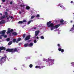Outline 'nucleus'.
I'll return each mask as SVG.
<instances>
[{
    "instance_id": "1",
    "label": "nucleus",
    "mask_w": 74,
    "mask_h": 74,
    "mask_svg": "<svg viewBox=\"0 0 74 74\" xmlns=\"http://www.w3.org/2000/svg\"><path fill=\"white\" fill-rule=\"evenodd\" d=\"M6 51H8V52H12V53H14L16 51H18L17 50V48H15L14 49H7L6 50Z\"/></svg>"
},
{
    "instance_id": "2",
    "label": "nucleus",
    "mask_w": 74,
    "mask_h": 74,
    "mask_svg": "<svg viewBox=\"0 0 74 74\" xmlns=\"http://www.w3.org/2000/svg\"><path fill=\"white\" fill-rule=\"evenodd\" d=\"M46 62H51V63H49V64H53V63L52 62H54V60H52L48 58V59H46Z\"/></svg>"
},
{
    "instance_id": "3",
    "label": "nucleus",
    "mask_w": 74,
    "mask_h": 74,
    "mask_svg": "<svg viewBox=\"0 0 74 74\" xmlns=\"http://www.w3.org/2000/svg\"><path fill=\"white\" fill-rule=\"evenodd\" d=\"M4 55L5 57H2L0 59V62H3V60H4V59H6V58H7V56H5V54H4Z\"/></svg>"
},
{
    "instance_id": "4",
    "label": "nucleus",
    "mask_w": 74,
    "mask_h": 74,
    "mask_svg": "<svg viewBox=\"0 0 74 74\" xmlns=\"http://www.w3.org/2000/svg\"><path fill=\"white\" fill-rule=\"evenodd\" d=\"M11 29L10 28H9L8 29V31L7 32V34H8L9 33H12V32H14V30H13V29H12L10 30Z\"/></svg>"
},
{
    "instance_id": "5",
    "label": "nucleus",
    "mask_w": 74,
    "mask_h": 74,
    "mask_svg": "<svg viewBox=\"0 0 74 74\" xmlns=\"http://www.w3.org/2000/svg\"><path fill=\"white\" fill-rule=\"evenodd\" d=\"M6 32V30H3L0 32V34H1V36H4V35L5 34Z\"/></svg>"
},
{
    "instance_id": "6",
    "label": "nucleus",
    "mask_w": 74,
    "mask_h": 74,
    "mask_svg": "<svg viewBox=\"0 0 74 74\" xmlns=\"http://www.w3.org/2000/svg\"><path fill=\"white\" fill-rule=\"evenodd\" d=\"M55 24L53 23H51V24L48 26V27H54Z\"/></svg>"
},
{
    "instance_id": "7",
    "label": "nucleus",
    "mask_w": 74,
    "mask_h": 74,
    "mask_svg": "<svg viewBox=\"0 0 74 74\" xmlns=\"http://www.w3.org/2000/svg\"><path fill=\"white\" fill-rule=\"evenodd\" d=\"M30 38V36L28 35L25 37V41H27V40H29Z\"/></svg>"
},
{
    "instance_id": "8",
    "label": "nucleus",
    "mask_w": 74,
    "mask_h": 74,
    "mask_svg": "<svg viewBox=\"0 0 74 74\" xmlns=\"http://www.w3.org/2000/svg\"><path fill=\"white\" fill-rule=\"evenodd\" d=\"M60 22L61 24V25H64V23H63L64 22V20L63 19H61L60 20Z\"/></svg>"
},
{
    "instance_id": "9",
    "label": "nucleus",
    "mask_w": 74,
    "mask_h": 74,
    "mask_svg": "<svg viewBox=\"0 0 74 74\" xmlns=\"http://www.w3.org/2000/svg\"><path fill=\"white\" fill-rule=\"evenodd\" d=\"M39 33H40V31L39 30L36 31L35 32V36H37L38 35V34H39Z\"/></svg>"
},
{
    "instance_id": "10",
    "label": "nucleus",
    "mask_w": 74,
    "mask_h": 74,
    "mask_svg": "<svg viewBox=\"0 0 74 74\" xmlns=\"http://www.w3.org/2000/svg\"><path fill=\"white\" fill-rule=\"evenodd\" d=\"M6 49L3 46L0 47V50L1 51H2V50H5Z\"/></svg>"
},
{
    "instance_id": "11",
    "label": "nucleus",
    "mask_w": 74,
    "mask_h": 74,
    "mask_svg": "<svg viewBox=\"0 0 74 74\" xmlns=\"http://www.w3.org/2000/svg\"><path fill=\"white\" fill-rule=\"evenodd\" d=\"M58 50L59 51H61V52H64V49H62L60 48H59L58 49Z\"/></svg>"
},
{
    "instance_id": "12",
    "label": "nucleus",
    "mask_w": 74,
    "mask_h": 74,
    "mask_svg": "<svg viewBox=\"0 0 74 74\" xmlns=\"http://www.w3.org/2000/svg\"><path fill=\"white\" fill-rule=\"evenodd\" d=\"M5 23V21L4 20H1L0 22V24H4Z\"/></svg>"
},
{
    "instance_id": "13",
    "label": "nucleus",
    "mask_w": 74,
    "mask_h": 74,
    "mask_svg": "<svg viewBox=\"0 0 74 74\" xmlns=\"http://www.w3.org/2000/svg\"><path fill=\"white\" fill-rule=\"evenodd\" d=\"M60 25V24H58L57 25H56L54 27V28H56V29H57V28H58V27H59Z\"/></svg>"
},
{
    "instance_id": "14",
    "label": "nucleus",
    "mask_w": 74,
    "mask_h": 74,
    "mask_svg": "<svg viewBox=\"0 0 74 74\" xmlns=\"http://www.w3.org/2000/svg\"><path fill=\"white\" fill-rule=\"evenodd\" d=\"M12 34L14 36H16L17 35V33L16 32H14L12 33Z\"/></svg>"
},
{
    "instance_id": "15",
    "label": "nucleus",
    "mask_w": 74,
    "mask_h": 74,
    "mask_svg": "<svg viewBox=\"0 0 74 74\" xmlns=\"http://www.w3.org/2000/svg\"><path fill=\"white\" fill-rule=\"evenodd\" d=\"M51 21H50L49 22L47 23V26H49V25L51 23Z\"/></svg>"
},
{
    "instance_id": "16",
    "label": "nucleus",
    "mask_w": 74,
    "mask_h": 74,
    "mask_svg": "<svg viewBox=\"0 0 74 74\" xmlns=\"http://www.w3.org/2000/svg\"><path fill=\"white\" fill-rule=\"evenodd\" d=\"M12 44V41H11L8 43V45H11Z\"/></svg>"
},
{
    "instance_id": "17",
    "label": "nucleus",
    "mask_w": 74,
    "mask_h": 74,
    "mask_svg": "<svg viewBox=\"0 0 74 74\" xmlns=\"http://www.w3.org/2000/svg\"><path fill=\"white\" fill-rule=\"evenodd\" d=\"M33 45V43L32 42H31L29 45H28V46L29 47H32Z\"/></svg>"
},
{
    "instance_id": "18",
    "label": "nucleus",
    "mask_w": 74,
    "mask_h": 74,
    "mask_svg": "<svg viewBox=\"0 0 74 74\" xmlns=\"http://www.w3.org/2000/svg\"><path fill=\"white\" fill-rule=\"evenodd\" d=\"M58 7L60 6L61 8H63V5L61 4H59L58 5Z\"/></svg>"
},
{
    "instance_id": "19",
    "label": "nucleus",
    "mask_w": 74,
    "mask_h": 74,
    "mask_svg": "<svg viewBox=\"0 0 74 74\" xmlns=\"http://www.w3.org/2000/svg\"><path fill=\"white\" fill-rule=\"evenodd\" d=\"M36 69H41V67H40V66H35Z\"/></svg>"
},
{
    "instance_id": "20",
    "label": "nucleus",
    "mask_w": 74,
    "mask_h": 74,
    "mask_svg": "<svg viewBox=\"0 0 74 74\" xmlns=\"http://www.w3.org/2000/svg\"><path fill=\"white\" fill-rule=\"evenodd\" d=\"M24 47H27V46H29V43H27L26 44H25L24 45Z\"/></svg>"
},
{
    "instance_id": "21",
    "label": "nucleus",
    "mask_w": 74,
    "mask_h": 74,
    "mask_svg": "<svg viewBox=\"0 0 74 74\" xmlns=\"http://www.w3.org/2000/svg\"><path fill=\"white\" fill-rule=\"evenodd\" d=\"M25 5H20V7L23 8H24V7H25Z\"/></svg>"
},
{
    "instance_id": "22",
    "label": "nucleus",
    "mask_w": 74,
    "mask_h": 74,
    "mask_svg": "<svg viewBox=\"0 0 74 74\" xmlns=\"http://www.w3.org/2000/svg\"><path fill=\"white\" fill-rule=\"evenodd\" d=\"M5 15H4L2 16L1 17V19H4V18H5Z\"/></svg>"
},
{
    "instance_id": "23",
    "label": "nucleus",
    "mask_w": 74,
    "mask_h": 74,
    "mask_svg": "<svg viewBox=\"0 0 74 74\" xmlns=\"http://www.w3.org/2000/svg\"><path fill=\"white\" fill-rule=\"evenodd\" d=\"M5 15H4L2 16L1 17V19H4V18H5Z\"/></svg>"
},
{
    "instance_id": "24",
    "label": "nucleus",
    "mask_w": 74,
    "mask_h": 74,
    "mask_svg": "<svg viewBox=\"0 0 74 74\" xmlns=\"http://www.w3.org/2000/svg\"><path fill=\"white\" fill-rule=\"evenodd\" d=\"M16 39H13L12 40L13 42L14 43H15V42H16Z\"/></svg>"
},
{
    "instance_id": "25",
    "label": "nucleus",
    "mask_w": 74,
    "mask_h": 74,
    "mask_svg": "<svg viewBox=\"0 0 74 74\" xmlns=\"http://www.w3.org/2000/svg\"><path fill=\"white\" fill-rule=\"evenodd\" d=\"M18 23L19 24H22V23H23V21H19L18 22Z\"/></svg>"
},
{
    "instance_id": "26",
    "label": "nucleus",
    "mask_w": 74,
    "mask_h": 74,
    "mask_svg": "<svg viewBox=\"0 0 74 74\" xmlns=\"http://www.w3.org/2000/svg\"><path fill=\"white\" fill-rule=\"evenodd\" d=\"M30 9V7L29 6H27L26 7V9L27 10H29Z\"/></svg>"
},
{
    "instance_id": "27",
    "label": "nucleus",
    "mask_w": 74,
    "mask_h": 74,
    "mask_svg": "<svg viewBox=\"0 0 74 74\" xmlns=\"http://www.w3.org/2000/svg\"><path fill=\"white\" fill-rule=\"evenodd\" d=\"M29 67L30 68H32L33 67V64H30L29 65Z\"/></svg>"
},
{
    "instance_id": "28",
    "label": "nucleus",
    "mask_w": 74,
    "mask_h": 74,
    "mask_svg": "<svg viewBox=\"0 0 74 74\" xmlns=\"http://www.w3.org/2000/svg\"><path fill=\"white\" fill-rule=\"evenodd\" d=\"M51 30H53V29H55V27H51L50 28Z\"/></svg>"
},
{
    "instance_id": "29",
    "label": "nucleus",
    "mask_w": 74,
    "mask_h": 74,
    "mask_svg": "<svg viewBox=\"0 0 74 74\" xmlns=\"http://www.w3.org/2000/svg\"><path fill=\"white\" fill-rule=\"evenodd\" d=\"M10 40V39L9 38H8L6 39L7 41H9Z\"/></svg>"
},
{
    "instance_id": "30",
    "label": "nucleus",
    "mask_w": 74,
    "mask_h": 74,
    "mask_svg": "<svg viewBox=\"0 0 74 74\" xmlns=\"http://www.w3.org/2000/svg\"><path fill=\"white\" fill-rule=\"evenodd\" d=\"M40 38H41V39H44V37L43 36H41L40 37Z\"/></svg>"
},
{
    "instance_id": "31",
    "label": "nucleus",
    "mask_w": 74,
    "mask_h": 74,
    "mask_svg": "<svg viewBox=\"0 0 74 74\" xmlns=\"http://www.w3.org/2000/svg\"><path fill=\"white\" fill-rule=\"evenodd\" d=\"M35 17V16H32L31 17V19H33Z\"/></svg>"
},
{
    "instance_id": "32",
    "label": "nucleus",
    "mask_w": 74,
    "mask_h": 74,
    "mask_svg": "<svg viewBox=\"0 0 74 74\" xmlns=\"http://www.w3.org/2000/svg\"><path fill=\"white\" fill-rule=\"evenodd\" d=\"M36 17L39 18L40 17V14H37L36 16Z\"/></svg>"
},
{
    "instance_id": "33",
    "label": "nucleus",
    "mask_w": 74,
    "mask_h": 74,
    "mask_svg": "<svg viewBox=\"0 0 74 74\" xmlns=\"http://www.w3.org/2000/svg\"><path fill=\"white\" fill-rule=\"evenodd\" d=\"M5 15H8V13H7V12H5Z\"/></svg>"
},
{
    "instance_id": "34",
    "label": "nucleus",
    "mask_w": 74,
    "mask_h": 74,
    "mask_svg": "<svg viewBox=\"0 0 74 74\" xmlns=\"http://www.w3.org/2000/svg\"><path fill=\"white\" fill-rule=\"evenodd\" d=\"M32 21H29L28 22L27 24L28 25H29V24H30V23H31V22Z\"/></svg>"
},
{
    "instance_id": "35",
    "label": "nucleus",
    "mask_w": 74,
    "mask_h": 74,
    "mask_svg": "<svg viewBox=\"0 0 74 74\" xmlns=\"http://www.w3.org/2000/svg\"><path fill=\"white\" fill-rule=\"evenodd\" d=\"M22 22H27V21H26V20L25 19H23V20Z\"/></svg>"
},
{
    "instance_id": "36",
    "label": "nucleus",
    "mask_w": 74,
    "mask_h": 74,
    "mask_svg": "<svg viewBox=\"0 0 74 74\" xmlns=\"http://www.w3.org/2000/svg\"><path fill=\"white\" fill-rule=\"evenodd\" d=\"M25 37H26V34H23V38H25Z\"/></svg>"
},
{
    "instance_id": "37",
    "label": "nucleus",
    "mask_w": 74,
    "mask_h": 74,
    "mask_svg": "<svg viewBox=\"0 0 74 74\" xmlns=\"http://www.w3.org/2000/svg\"><path fill=\"white\" fill-rule=\"evenodd\" d=\"M3 37H4V38H6L7 37V35H4V36H2Z\"/></svg>"
},
{
    "instance_id": "38",
    "label": "nucleus",
    "mask_w": 74,
    "mask_h": 74,
    "mask_svg": "<svg viewBox=\"0 0 74 74\" xmlns=\"http://www.w3.org/2000/svg\"><path fill=\"white\" fill-rule=\"evenodd\" d=\"M17 40H18V41H21V38H18Z\"/></svg>"
},
{
    "instance_id": "39",
    "label": "nucleus",
    "mask_w": 74,
    "mask_h": 74,
    "mask_svg": "<svg viewBox=\"0 0 74 74\" xmlns=\"http://www.w3.org/2000/svg\"><path fill=\"white\" fill-rule=\"evenodd\" d=\"M34 43H36V42H37V40H34Z\"/></svg>"
},
{
    "instance_id": "40",
    "label": "nucleus",
    "mask_w": 74,
    "mask_h": 74,
    "mask_svg": "<svg viewBox=\"0 0 74 74\" xmlns=\"http://www.w3.org/2000/svg\"><path fill=\"white\" fill-rule=\"evenodd\" d=\"M74 30V27H73L71 29V30H70V31H72L73 30Z\"/></svg>"
},
{
    "instance_id": "41",
    "label": "nucleus",
    "mask_w": 74,
    "mask_h": 74,
    "mask_svg": "<svg viewBox=\"0 0 74 74\" xmlns=\"http://www.w3.org/2000/svg\"><path fill=\"white\" fill-rule=\"evenodd\" d=\"M6 18H7V19H8V20H9V17H8L7 16H6Z\"/></svg>"
},
{
    "instance_id": "42",
    "label": "nucleus",
    "mask_w": 74,
    "mask_h": 74,
    "mask_svg": "<svg viewBox=\"0 0 74 74\" xmlns=\"http://www.w3.org/2000/svg\"><path fill=\"white\" fill-rule=\"evenodd\" d=\"M58 46L59 47H60V44H58Z\"/></svg>"
},
{
    "instance_id": "43",
    "label": "nucleus",
    "mask_w": 74,
    "mask_h": 74,
    "mask_svg": "<svg viewBox=\"0 0 74 74\" xmlns=\"http://www.w3.org/2000/svg\"><path fill=\"white\" fill-rule=\"evenodd\" d=\"M22 43H20L18 44V45H22Z\"/></svg>"
},
{
    "instance_id": "44",
    "label": "nucleus",
    "mask_w": 74,
    "mask_h": 74,
    "mask_svg": "<svg viewBox=\"0 0 74 74\" xmlns=\"http://www.w3.org/2000/svg\"><path fill=\"white\" fill-rule=\"evenodd\" d=\"M46 59L44 58L43 59V61H44V62H45L46 61Z\"/></svg>"
},
{
    "instance_id": "45",
    "label": "nucleus",
    "mask_w": 74,
    "mask_h": 74,
    "mask_svg": "<svg viewBox=\"0 0 74 74\" xmlns=\"http://www.w3.org/2000/svg\"><path fill=\"white\" fill-rule=\"evenodd\" d=\"M5 0H2V2H3V3H4L5 2Z\"/></svg>"
},
{
    "instance_id": "46",
    "label": "nucleus",
    "mask_w": 74,
    "mask_h": 74,
    "mask_svg": "<svg viewBox=\"0 0 74 74\" xmlns=\"http://www.w3.org/2000/svg\"><path fill=\"white\" fill-rule=\"evenodd\" d=\"M43 67H45V66H43L41 67L42 69H43Z\"/></svg>"
},
{
    "instance_id": "47",
    "label": "nucleus",
    "mask_w": 74,
    "mask_h": 74,
    "mask_svg": "<svg viewBox=\"0 0 74 74\" xmlns=\"http://www.w3.org/2000/svg\"><path fill=\"white\" fill-rule=\"evenodd\" d=\"M18 41H18V40H17L16 41V43H18V42H19Z\"/></svg>"
},
{
    "instance_id": "48",
    "label": "nucleus",
    "mask_w": 74,
    "mask_h": 74,
    "mask_svg": "<svg viewBox=\"0 0 74 74\" xmlns=\"http://www.w3.org/2000/svg\"><path fill=\"white\" fill-rule=\"evenodd\" d=\"M1 36H0V39H2V37H1Z\"/></svg>"
},
{
    "instance_id": "49",
    "label": "nucleus",
    "mask_w": 74,
    "mask_h": 74,
    "mask_svg": "<svg viewBox=\"0 0 74 74\" xmlns=\"http://www.w3.org/2000/svg\"><path fill=\"white\" fill-rule=\"evenodd\" d=\"M12 3H13L12 1H11V2H10V4L11 5L12 4Z\"/></svg>"
},
{
    "instance_id": "50",
    "label": "nucleus",
    "mask_w": 74,
    "mask_h": 74,
    "mask_svg": "<svg viewBox=\"0 0 74 74\" xmlns=\"http://www.w3.org/2000/svg\"><path fill=\"white\" fill-rule=\"evenodd\" d=\"M10 18L11 19H12L13 18V16H11V17H10Z\"/></svg>"
},
{
    "instance_id": "51",
    "label": "nucleus",
    "mask_w": 74,
    "mask_h": 74,
    "mask_svg": "<svg viewBox=\"0 0 74 74\" xmlns=\"http://www.w3.org/2000/svg\"><path fill=\"white\" fill-rule=\"evenodd\" d=\"M71 3H73V1H71Z\"/></svg>"
},
{
    "instance_id": "52",
    "label": "nucleus",
    "mask_w": 74,
    "mask_h": 74,
    "mask_svg": "<svg viewBox=\"0 0 74 74\" xmlns=\"http://www.w3.org/2000/svg\"><path fill=\"white\" fill-rule=\"evenodd\" d=\"M0 15H1V16L3 15V14H1V13H0Z\"/></svg>"
},
{
    "instance_id": "53",
    "label": "nucleus",
    "mask_w": 74,
    "mask_h": 74,
    "mask_svg": "<svg viewBox=\"0 0 74 74\" xmlns=\"http://www.w3.org/2000/svg\"><path fill=\"white\" fill-rule=\"evenodd\" d=\"M34 29H36V27H34Z\"/></svg>"
},
{
    "instance_id": "54",
    "label": "nucleus",
    "mask_w": 74,
    "mask_h": 74,
    "mask_svg": "<svg viewBox=\"0 0 74 74\" xmlns=\"http://www.w3.org/2000/svg\"><path fill=\"white\" fill-rule=\"evenodd\" d=\"M36 38H37V39H38V38H39L38 37V36Z\"/></svg>"
},
{
    "instance_id": "55",
    "label": "nucleus",
    "mask_w": 74,
    "mask_h": 74,
    "mask_svg": "<svg viewBox=\"0 0 74 74\" xmlns=\"http://www.w3.org/2000/svg\"><path fill=\"white\" fill-rule=\"evenodd\" d=\"M63 9H64V10H65V8L63 7Z\"/></svg>"
},
{
    "instance_id": "56",
    "label": "nucleus",
    "mask_w": 74,
    "mask_h": 74,
    "mask_svg": "<svg viewBox=\"0 0 74 74\" xmlns=\"http://www.w3.org/2000/svg\"><path fill=\"white\" fill-rule=\"evenodd\" d=\"M6 11H8V9H6Z\"/></svg>"
},
{
    "instance_id": "57",
    "label": "nucleus",
    "mask_w": 74,
    "mask_h": 74,
    "mask_svg": "<svg viewBox=\"0 0 74 74\" xmlns=\"http://www.w3.org/2000/svg\"><path fill=\"white\" fill-rule=\"evenodd\" d=\"M19 13L20 14H21V13H22V12H19Z\"/></svg>"
},
{
    "instance_id": "58",
    "label": "nucleus",
    "mask_w": 74,
    "mask_h": 74,
    "mask_svg": "<svg viewBox=\"0 0 74 74\" xmlns=\"http://www.w3.org/2000/svg\"><path fill=\"white\" fill-rule=\"evenodd\" d=\"M1 52V50L0 49V53Z\"/></svg>"
},
{
    "instance_id": "59",
    "label": "nucleus",
    "mask_w": 74,
    "mask_h": 74,
    "mask_svg": "<svg viewBox=\"0 0 74 74\" xmlns=\"http://www.w3.org/2000/svg\"><path fill=\"white\" fill-rule=\"evenodd\" d=\"M56 31H57L56 30H54V32H56Z\"/></svg>"
},
{
    "instance_id": "60",
    "label": "nucleus",
    "mask_w": 74,
    "mask_h": 74,
    "mask_svg": "<svg viewBox=\"0 0 74 74\" xmlns=\"http://www.w3.org/2000/svg\"><path fill=\"white\" fill-rule=\"evenodd\" d=\"M72 22H73V21H71V23H72Z\"/></svg>"
},
{
    "instance_id": "61",
    "label": "nucleus",
    "mask_w": 74,
    "mask_h": 74,
    "mask_svg": "<svg viewBox=\"0 0 74 74\" xmlns=\"http://www.w3.org/2000/svg\"><path fill=\"white\" fill-rule=\"evenodd\" d=\"M9 18L11 17V16H9Z\"/></svg>"
},
{
    "instance_id": "62",
    "label": "nucleus",
    "mask_w": 74,
    "mask_h": 74,
    "mask_svg": "<svg viewBox=\"0 0 74 74\" xmlns=\"http://www.w3.org/2000/svg\"><path fill=\"white\" fill-rule=\"evenodd\" d=\"M73 27H74V24L73 25Z\"/></svg>"
},
{
    "instance_id": "63",
    "label": "nucleus",
    "mask_w": 74,
    "mask_h": 74,
    "mask_svg": "<svg viewBox=\"0 0 74 74\" xmlns=\"http://www.w3.org/2000/svg\"><path fill=\"white\" fill-rule=\"evenodd\" d=\"M0 7H1V5H0Z\"/></svg>"
},
{
    "instance_id": "64",
    "label": "nucleus",
    "mask_w": 74,
    "mask_h": 74,
    "mask_svg": "<svg viewBox=\"0 0 74 74\" xmlns=\"http://www.w3.org/2000/svg\"><path fill=\"white\" fill-rule=\"evenodd\" d=\"M11 35H10V36Z\"/></svg>"
}]
</instances>
